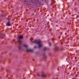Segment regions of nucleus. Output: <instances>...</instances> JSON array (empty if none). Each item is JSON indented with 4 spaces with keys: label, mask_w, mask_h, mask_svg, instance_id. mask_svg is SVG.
I'll return each instance as SVG.
<instances>
[{
    "label": "nucleus",
    "mask_w": 79,
    "mask_h": 79,
    "mask_svg": "<svg viewBox=\"0 0 79 79\" xmlns=\"http://www.w3.org/2000/svg\"><path fill=\"white\" fill-rule=\"evenodd\" d=\"M33 43H35V44H38L39 46V48H40L43 46V44H42V42L41 40H35L33 41Z\"/></svg>",
    "instance_id": "1"
},
{
    "label": "nucleus",
    "mask_w": 79,
    "mask_h": 79,
    "mask_svg": "<svg viewBox=\"0 0 79 79\" xmlns=\"http://www.w3.org/2000/svg\"><path fill=\"white\" fill-rule=\"evenodd\" d=\"M18 43H19V44H20L19 45V46L18 47V48L19 49V50H20V49H21V47L20 46V45H21V44H22L23 43V42L20 41V40H19L18 42Z\"/></svg>",
    "instance_id": "2"
},
{
    "label": "nucleus",
    "mask_w": 79,
    "mask_h": 79,
    "mask_svg": "<svg viewBox=\"0 0 79 79\" xmlns=\"http://www.w3.org/2000/svg\"><path fill=\"white\" fill-rule=\"evenodd\" d=\"M27 52H33V49H27L26 50Z\"/></svg>",
    "instance_id": "3"
},
{
    "label": "nucleus",
    "mask_w": 79,
    "mask_h": 79,
    "mask_svg": "<svg viewBox=\"0 0 79 79\" xmlns=\"http://www.w3.org/2000/svg\"><path fill=\"white\" fill-rule=\"evenodd\" d=\"M41 74V76H42V77H45V76H46V74H45L44 72H42Z\"/></svg>",
    "instance_id": "4"
},
{
    "label": "nucleus",
    "mask_w": 79,
    "mask_h": 79,
    "mask_svg": "<svg viewBox=\"0 0 79 79\" xmlns=\"http://www.w3.org/2000/svg\"><path fill=\"white\" fill-rule=\"evenodd\" d=\"M66 68L65 67V65H64L62 66V69H66Z\"/></svg>",
    "instance_id": "5"
},
{
    "label": "nucleus",
    "mask_w": 79,
    "mask_h": 79,
    "mask_svg": "<svg viewBox=\"0 0 79 79\" xmlns=\"http://www.w3.org/2000/svg\"><path fill=\"white\" fill-rule=\"evenodd\" d=\"M23 36L22 35H20L19 36V39H21L23 38Z\"/></svg>",
    "instance_id": "6"
},
{
    "label": "nucleus",
    "mask_w": 79,
    "mask_h": 79,
    "mask_svg": "<svg viewBox=\"0 0 79 79\" xmlns=\"http://www.w3.org/2000/svg\"><path fill=\"white\" fill-rule=\"evenodd\" d=\"M6 25L8 26H10V22H7V23L6 24Z\"/></svg>",
    "instance_id": "7"
},
{
    "label": "nucleus",
    "mask_w": 79,
    "mask_h": 79,
    "mask_svg": "<svg viewBox=\"0 0 79 79\" xmlns=\"http://www.w3.org/2000/svg\"><path fill=\"white\" fill-rule=\"evenodd\" d=\"M23 46L24 47H25V48H28V45L26 44H24L23 45Z\"/></svg>",
    "instance_id": "8"
},
{
    "label": "nucleus",
    "mask_w": 79,
    "mask_h": 79,
    "mask_svg": "<svg viewBox=\"0 0 79 79\" xmlns=\"http://www.w3.org/2000/svg\"><path fill=\"white\" fill-rule=\"evenodd\" d=\"M58 47H56L55 48V50H58Z\"/></svg>",
    "instance_id": "9"
},
{
    "label": "nucleus",
    "mask_w": 79,
    "mask_h": 79,
    "mask_svg": "<svg viewBox=\"0 0 79 79\" xmlns=\"http://www.w3.org/2000/svg\"><path fill=\"white\" fill-rule=\"evenodd\" d=\"M48 50V48H44V51H45V50Z\"/></svg>",
    "instance_id": "10"
},
{
    "label": "nucleus",
    "mask_w": 79,
    "mask_h": 79,
    "mask_svg": "<svg viewBox=\"0 0 79 79\" xmlns=\"http://www.w3.org/2000/svg\"><path fill=\"white\" fill-rule=\"evenodd\" d=\"M37 74L39 77L40 76V74H39V73H37Z\"/></svg>",
    "instance_id": "11"
},
{
    "label": "nucleus",
    "mask_w": 79,
    "mask_h": 79,
    "mask_svg": "<svg viewBox=\"0 0 79 79\" xmlns=\"http://www.w3.org/2000/svg\"><path fill=\"white\" fill-rule=\"evenodd\" d=\"M60 67L59 66L58 67V69H60Z\"/></svg>",
    "instance_id": "12"
},
{
    "label": "nucleus",
    "mask_w": 79,
    "mask_h": 79,
    "mask_svg": "<svg viewBox=\"0 0 79 79\" xmlns=\"http://www.w3.org/2000/svg\"><path fill=\"white\" fill-rule=\"evenodd\" d=\"M77 18H79V15H77Z\"/></svg>",
    "instance_id": "13"
},
{
    "label": "nucleus",
    "mask_w": 79,
    "mask_h": 79,
    "mask_svg": "<svg viewBox=\"0 0 79 79\" xmlns=\"http://www.w3.org/2000/svg\"><path fill=\"white\" fill-rule=\"evenodd\" d=\"M51 43H49V45H50V46H51Z\"/></svg>",
    "instance_id": "14"
},
{
    "label": "nucleus",
    "mask_w": 79,
    "mask_h": 79,
    "mask_svg": "<svg viewBox=\"0 0 79 79\" xmlns=\"http://www.w3.org/2000/svg\"><path fill=\"white\" fill-rule=\"evenodd\" d=\"M75 77H77V75H75Z\"/></svg>",
    "instance_id": "15"
},
{
    "label": "nucleus",
    "mask_w": 79,
    "mask_h": 79,
    "mask_svg": "<svg viewBox=\"0 0 79 79\" xmlns=\"http://www.w3.org/2000/svg\"><path fill=\"white\" fill-rule=\"evenodd\" d=\"M44 59H45V58H46V56H44Z\"/></svg>",
    "instance_id": "16"
},
{
    "label": "nucleus",
    "mask_w": 79,
    "mask_h": 79,
    "mask_svg": "<svg viewBox=\"0 0 79 79\" xmlns=\"http://www.w3.org/2000/svg\"><path fill=\"white\" fill-rule=\"evenodd\" d=\"M34 48H36V47L35 46Z\"/></svg>",
    "instance_id": "17"
},
{
    "label": "nucleus",
    "mask_w": 79,
    "mask_h": 79,
    "mask_svg": "<svg viewBox=\"0 0 79 79\" xmlns=\"http://www.w3.org/2000/svg\"><path fill=\"white\" fill-rule=\"evenodd\" d=\"M15 39H14L13 40V42H14V41H15Z\"/></svg>",
    "instance_id": "18"
}]
</instances>
